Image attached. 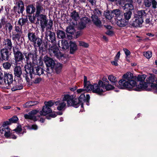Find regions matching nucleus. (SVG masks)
Wrapping results in <instances>:
<instances>
[{"label":"nucleus","mask_w":157,"mask_h":157,"mask_svg":"<svg viewBox=\"0 0 157 157\" xmlns=\"http://www.w3.org/2000/svg\"><path fill=\"white\" fill-rule=\"evenodd\" d=\"M90 97L89 94H86V97H85L84 94H82L80 96L78 100V101L79 103V106L81 105V107H83L82 105L83 102L86 101V104L88 105V101L90 99Z\"/></svg>","instance_id":"20"},{"label":"nucleus","mask_w":157,"mask_h":157,"mask_svg":"<svg viewBox=\"0 0 157 157\" xmlns=\"http://www.w3.org/2000/svg\"><path fill=\"white\" fill-rule=\"evenodd\" d=\"M113 16L115 15V17L117 18H120L121 16L122 15H121V11L119 9H116L113 10L112 11Z\"/></svg>","instance_id":"41"},{"label":"nucleus","mask_w":157,"mask_h":157,"mask_svg":"<svg viewBox=\"0 0 157 157\" xmlns=\"http://www.w3.org/2000/svg\"><path fill=\"white\" fill-rule=\"evenodd\" d=\"M28 20L27 17L26 18L22 17L20 18L18 21V24L21 26L25 25L28 21Z\"/></svg>","instance_id":"34"},{"label":"nucleus","mask_w":157,"mask_h":157,"mask_svg":"<svg viewBox=\"0 0 157 157\" xmlns=\"http://www.w3.org/2000/svg\"><path fill=\"white\" fill-rule=\"evenodd\" d=\"M62 67V64L59 63H55L54 67L56 72L59 73L61 71Z\"/></svg>","instance_id":"36"},{"label":"nucleus","mask_w":157,"mask_h":157,"mask_svg":"<svg viewBox=\"0 0 157 157\" xmlns=\"http://www.w3.org/2000/svg\"><path fill=\"white\" fill-rule=\"evenodd\" d=\"M45 106H46L47 107H49L50 108L54 105V103L52 101H46L44 102Z\"/></svg>","instance_id":"54"},{"label":"nucleus","mask_w":157,"mask_h":157,"mask_svg":"<svg viewBox=\"0 0 157 157\" xmlns=\"http://www.w3.org/2000/svg\"><path fill=\"white\" fill-rule=\"evenodd\" d=\"M125 2H128L126 3L123 7V9L126 10H132L133 9L134 7L132 5V0H125Z\"/></svg>","instance_id":"24"},{"label":"nucleus","mask_w":157,"mask_h":157,"mask_svg":"<svg viewBox=\"0 0 157 157\" xmlns=\"http://www.w3.org/2000/svg\"><path fill=\"white\" fill-rule=\"evenodd\" d=\"M3 67L6 69H8L10 68L11 66V64L8 62L4 63L3 64Z\"/></svg>","instance_id":"52"},{"label":"nucleus","mask_w":157,"mask_h":157,"mask_svg":"<svg viewBox=\"0 0 157 157\" xmlns=\"http://www.w3.org/2000/svg\"><path fill=\"white\" fill-rule=\"evenodd\" d=\"M120 56V52L119 51L117 52V54L115 56L114 60L118 61L119 59Z\"/></svg>","instance_id":"63"},{"label":"nucleus","mask_w":157,"mask_h":157,"mask_svg":"<svg viewBox=\"0 0 157 157\" xmlns=\"http://www.w3.org/2000/svg\"><path fill=\"white\" fill-rule=\"evenodd\" d=\"M106 34L110 36H112L114 34L113 32L111 30H108L105 33Z\"/></svg>","instance_id":"64"},{"label":"nucleus","mask_w":157,"mask_h":157,"mask_svg":"<svg viewBox=\"0 0 157 157\" xmlns=\"http://www.w3.org/2000/svg\"><path fill=\"white\" fill-rule=\"evenodd\" d=\"M13 50L16 62H20L24 59L23 54L18 50V48L13 47Z\"/></svg>","instance_id":"11"},{"label":"nucleus","mask_w":157,"mask_h":157,"mask_svg":"<svg viewBox=\"0 0 157 157\" xmlns=\"http://www.w3.org/2000/svg\"><path fill=\"white\" fill-rule=\"evenodd\" d=\"M128 10V11L125 13L124 14L125 18L127 20H128L130 18L132 14V12L130 11L131 10Z\"/></svg>","instance_id":"46"},{"label":"nucleus","mask_w":157,"mask_h":157,"mask_svg":"<svg viewBox=\"0 0 157 157\" xmlns=\"http://www.w3.org/2000/svg\"><path fill=\"white\" fill-rule=\"evenodd\" d=\"M14 75L17 77H20L22 74L21 67L20 66H17L14 69Z\"/></svg>","instance_id":"29"},{"label":"nucleus","mask_w":157,"mask_h":157,"mask_svg":"<svg viewBox=\"0 0 157 157\" xmlns=\"http://www.w3.org/2000/svg\"><path fill=\"white\" fill-rule=\"evenodd\" d=\"M152 0H144V5L147 7H150L151 5Z\"/></svg>","instance_id":"55"},{"label":"nucleus","mask_w":157,"mask_h":157,"mask_svg":"<svg viewBox=\"0 0 157 157\" xmlns=\"http://www.w3.org/2000/svg\"><path fill=\"white\" fill-rule=\"evenodd\" d=\"M101 15V13L100 10L98 9H95L94 11V14L92 16H95L97 17H100Z\"/></svg>","instance_id":"44"},{"label":"nucleus","mask_w":157,"mask_h":157,"mask_svg":"<svg viewBox=\"0 0 157 157\" xmlns=\"http://www.w3.org/2000/svg\"><path fill=\"white\" fill-rule=\"evenodd\" d=\"M50 30H46L45 38L48 41L53 43L55 41V34L54 33L50 31Z\"/></svg>","instance_id":"13"},{"label":"nucleus","mask_w":157,"mask_h":157,"mask_svg":"<svg viewBox=\"0 0 157 157\" xmlns=\"http://www.w3.org/2000/svg\"><path fill=\"white\" fill-rule=\"evenodd\" d=\"M77 46L75 42H70V52L71 54L74 53L77 50Z\"/></svg>","instance_id":"31"},{"label":"nucleus","mask_w":157,"mask_h":157,"mask_svg":"<svg viewBox=\"0 0 157 157\" xmlns=\"http://www.w3.org/2000/svg\"><path fill=\"white\" fill-rule=\"evenodd\" d=\"M6 83L4 81L3 74L0 72V85L5 87V85H6Z\"/></svg>","instance_id":"49"},{"label":"nucleus","mask_w":157,"mask_h":157,"mask_svg":"<svg viewBox=\"0 0 157 157\" xmlns=\"http://www.w3.org/2000/svg\"><path fill=\"white\" fill-rule=\"evenodd\" d=\"M115 2L117 5L121 6L123 9V7L126 4L125 0H115Z\"/></svg>","instance_id":"47"},{"label":"nucleus","mask_w":157,"mask_h":157,"mask_svg":"<svg viewBox=\"0 0 157 157\" xmlns=\"http://www.w3.org/2000/svg\"><path fill=\"white\" fill-rule=\"evenodd\" d=\"M38 112V110L36 109L33 110L29 112L28 114L25 115L24 117L26 119H29L34 121H36V117L35 116V115Z\"/></svg>","instance_id":"22"},{"label":"nucleus","mask_w":157,"mask_h":157,"mask_svg":"<svg viewBox=\"0 0 157 157\" xmlns=\"http://www.w3.org/2000/svg\"><path fill=\"white\" fill-rule=\"evenodd\" d=\"M4 80V82L6 83L5 85V87L8 88L9 86L14 82L13 75L10 73L5 74Z\"/></svg>","instance_id":"12"},{"label":"nucleus","mask_w":157,"mask_h":157,"mask_svg":"<svg viewBox=\"0 0 157 157\" xmlns=\"http://www.w3.org/2000/svg\"><path fill=\"white\" fill-rule=\"evenodd\" d=\"M61 48L63 49H66L69 47V44L65 40H62L61 42Z\"/></svg>","instance_id":"37"},{"label":"nucleus","mask_w":157,"mask_h":157,"mask_svg":"<svg viewBox=\"0 0 157 157\" xmlns=\"http://www.w3.org/2000/svg\"><path fill=\"white\" fill-rule=\"evenodd\" d=\"M64 101H56L55 103L58 105L57 109L59 110H61L64 109L66 106V103Z\"/></svg>","instance_id":"28"},{"label":"nucleus","mask_w":157,"mask_h":157,"mask_svg":"<svg viewBox=\"0 0 157 157\" xmlns=\"http://www.w3.org/2000/svg\"><path fill=\"white\" fill-rule=\"evenodd\" d=\"M6 28H7L8 29L9 32H11V31L13 29V26L10 23L8 22L6 23Z\"/></svg>","instance_id":"57"},{"label":"nucleus","mask_w":157,"mask_h":157,"mask_svg":"<svg viewBox=\"0 0 157 157\" xmlns=\"http://www.w3.org/2000/svg\"><path fill=\"white\" fill-rule=\"evenodd\" d=\"M146 77L145 75H139L137 77L134 76L132 74L128 72L123 76L124 79L120 80L119 82V88L123 89L125 88H132L136 86V88L134 90L137 91L145 90L147 87H148L149 82L147 81V78L146 82L144 80Z\"/></svg>","instance_id":"1"},{"label":"nucleus","mask_w":157,"mask_h":157,"mask_svg":"<svg viewBox=\"0 0 157 157\" xmlns=\"http://www.w3.org/2000/svg\"><path fill=\"white\" fill-rule=\"evenodd\" d=\"M26 62V65L33 66V64H35L36 63V55L35 51H31L28 54L25 55Z\"/></svg>","instance_id":"7"},{"label":"nucleus","mask_w":157,"mask_h":157,"mask_svg":"<svg viewBox=\"0 0 157 157\" xmlns=\"http://www.w3.org/2000/svg\"><path fill=\"white\" fill-rule=\"evenodd\" d=\"M7 125L5 124L4 122L2 126L0 129V132L2 134H4L5 137H9L10 136V129Z\"/></svg>","instance_id":"17"},{"label":"nucleus","mask_w":157,"mask_h":157,"mask_svg":"<svg viewBox=\"0 0 157 157\" xmlns=\"http://www.w3.org/2000/svg\"><path fill=\"white\" fill-rule=\"evenodd\" d=\"M6 19L5 17H2L1 19V22H0V29H1L2 26L6 24Z\"/></svg>","instance_id":"50"},{"label":"nucleus","mask_w":157,"mask_h":157,"mask_svg":"<svg viewBox=\"0 0 157 157\" xmlns=\"http://www.w3.org/2000/svg\"><path fill=\"white\" fill-rule=\"evenodd\" d=\"M44 61L47 67L49 66L54 67L55 63L51 58L45 56L44 57Z\"/></svg>","instance_id":"23"},{"label":"nucleus","mask_w":157,"mask_h":157,"mask_svg":"<svg viewBox=\"0 0 157 157\" xmlns=\"http://www.w3.org/2000/svg\"><path fill=\"white\" fill-rule=\"evenodd\" d=\"M108 79L112 83H115L117 82V80L116 77L113 75H110L108 77Z\"/></svg>","instance_id":"48"},{"label":"nucleus","mask_w":157,"mask_h":157,"mask_svg":"<svg viewBox=\"0 0 157 157\" xmlns=\"http://www.w3.org/2000/svg\"><path fill=\"white\" fill-rule=\"evenodd\" d=\"M104 15L106 18L109 20H111L113 17L112 12H105L104 13Z\"/></svg>","instance_id":"38"},{"label":"nucleus","mask_w":157,"mask_h":157,"mask_svg":"<svg viewBox=\"0 0 157 157\" xmlns=\"http://www.w3.org/2000/svg\"><path fill=\"white\" fill-rule=\"evenodd\" d=\"M79 44L80 46H83L85 48H87L89 46L88 44L82 41L79 42Z\"/></svg>","instance_id":"60"},{"label":"nucleus","mask_w":157,"mask_h":157,"mask_svg":"<svg viewBox=\"0 0 157 157\" xmlns=\"http://www.w3.org/2000/svg\"><path fill=\"white\" fill-rule=\"evenodd\" d=\"M152 8L155 9L157 8V2L155 0H152L151 2Z\"/></svg>","instance_id":"61"},{"label":"nucleus","mask_w":157,"mask_h":157,"mask_svg":"<svg viewBox=\"0 0 157 157\" xmlns=\"http://www.w3.org/2000/svg\"><path fill=\"white\" fill-rule=\"evenodd\" d=\"M47 68L46 69V71L48 73L50 74L53 71V69L54 68V67H47Z\"/></svg>","instance_id":"59"},{"label":"nucleus","mask_w":157,"mask_h":157,"mask_svg":"<svg viewBox=\"0 0 157 157\" xmlns=\"http://www.w3.org/2000/svg\"><path fill=\"white\" fill-rule=\"evenodd\" d=\"M117 25L120 27H124L127 24V22L126 20L122 18H117Z\"/></svg>","instance_id":"30"},{"label":"nucleus","mask_w":157,"mask_h":157,"mask_svg":"<svg viewBox=\"0 0 157 157\" xmlns=\"http://www.w3.org/2000/svg\"><path fill=\"white\" fill-rule=\"evenodd\" d=\"M50 54L51 56H55L59 58L62 56L57 46L55 45L52 46L49 49Z\"/></svg>","instance_id":"9"},{"label":"nucleus","mask_w":157,"mask_h":157,"mask_svg":"<svg viewBox=\"0 0 157 157\" xmlns=\"http://www.w3.org/2000/svg\"><path fill=\"white\" fill-rule=\"evenodd\" d=\"M102 87L104 89H105L106 90H110L113 88V86L112 85L109 84V82L107 85H102V86L100 87Z\"/></svg>","instance_id":"45"},{"label":"nucleus","mask_w":157,"mask_h":157,"mask_svg":"<svg viewBox=\"0 0 157 157\" xmlns=\"http://www.w3.org/2000/svg\"><path fill=\"white\" fill-rule=\"evenodd\" d=\"M52 111V110L50 108L45 105L43 107L42 110L40 112V113L41 115L45 116L51 113Z\"/></svg>","instance_id":"26"},{"label":"nucleus","mask_w":157,"mask_h":157,"mask_svg":"<svg viewBox=\"0 0 157 157\" xmlns=\"http://www.w3.org/2000/svg\"><path fill=\"white\" fill-rule=\"evenodd\" d=\"M17 6H14L13 8L14 11L15 13H22L24 10V5L23 2L21 1L18 2L17 3Z\"/></svg>","instance_id":"21"},{"label":"nucleus","mask_w":157,"mask_h":157,"mask_svg":"<svg viewBox=\"0 0 157 157\" xmlns=\"http://www.w3.org/2000/svg\"><path fill=\"white\" fill-rule=\"evenodd\" d=\"M58 37L59 38L63 39L65 37L66 34L65 32L61 30H58L57 32Z\"/></svg>","instance_id":"43"},{"label":"nucleus","mask_w":157,"mask_h":157,"mask_svg":"<svg viewBox=\"0 0 157 157\" xmlns=\"http://www.w3.org/2000/svg\"><path fill=\"white\" fill-rule=\"evenodd\" d=\"M29 79L31 81L30 82H29V83H32L33 82L35 83H40L42 79L40 78H36L34 80H33V79L32 80V81L31 80V78L29 77ZM33 79V78L32 79Z\"/></svg>","instance_id":"53"},{"label":"nucleus","mask_w":157,"mask_h":157,"mask_svg":"<svg viewBox=\"0 0 157 157\" xmlns=\"http://www.w3.org/2000/svg\"><path fill=\"white\" fill-rule=\"evenodd\" d=\"M36 11L35 14V17H37L41 15L40 14L42 13L43 11H45V9H44L43 5L41 4L38 3L36 6Z\"/></svg>","instance_id":"27"},{"label":"nucleus","mask_w":157,"mask_h":157,"mask_svg":"<svg viewBox=\"0 0 157 157\" xmlns=\"http://www.w3.org/2000/svg\"><path fill=\"white\" fill-rule=\"evenodd\" d=\"M21 128L20 127H18L14 130L16 133L18 134H19L21 133Z\"/></svg>","instance_id":"62"},{"label":"nucleus","mask_w":157,"mask_h":157,"mask_svg":"<svg viewBox=\"0 0 157 157\" xmlns=\"http://www.w3.org/2000/svg\"><path fill=\"white\" fill-rule=\"evenodd\" d=\"M92 22L96 26L100 27L102 26V23L99 17L91 16Z\"/></svg>","instance_id":"25"},{"label":"nucleus","mask_w":157,"mask_h":157,"mask_svg":"<svg viewBox=\"0 0 157 157\" xmlns=\"http://www.w3.org/2000/svg\"><path fill=\"white\" fill-rule=\"evenodd\" d=\"M85 90L86 91H92L94 93H97L98 94H100L103 92L102 89L100 88V87L97 84H94V85H92L90 83V82L88 81L87 84L84 85V86Z\"/></svg>","instance_id":"6"},{"label":"nucleus","mask_w":157,"mask_h":157,"mask_svg":"<svg viewBox=\"0 0 157 157\" xmlns=\"http://www.w3.org/2000/svg\"><path fill=\"white\" fill-rule=\"evenodd\" d=\"M144 56L147 59L150 58L152 56V53L151 52H147L144 53Z\"/></svg>","instance_id":"56"},{"label":"nucleus","mask_w":157,"mask_h":157,"mask_svg":"<svg viewBox=\"0 0 157 157\" xmlns=\"http://www.w3.org/2000/svg\"><path fill=\"white\" fill-rule=\"evenodd\" d=\"M36 17L35 16H29L28 17L29 19V21H30L31 23H34L35 21L36 20Z\"/></svg>","instance_id":"58"},{"label":"nucleus","mask_w":157,"mask_h":157,"mask_svg":"<svg viewBox=\"0 0 157 157\" xmlns=\"http://www.w3.org/2000/svg\"><path fill=\"white\" fill-rule=\"evenodd\" d=\"M71 16L73 19L76 21L79 19V14L76 11H74L71 14Z\"/></svg>","instance_id":"32"},{"label":"nucleus","mask_w":157,"mask_h":157,"mask_svg":"<svg viewBox=\"0 0 157 157\" xmlns=\"http://www.w3.org/2000/svg\"><path fill=\"white\" fill-rule=\"evenodd\" d=\"M23 88V86L22 84L20 83L19 82L14 81L7 88H11L12 91H14L21 90Z\"/></svg>","instance_id":"14"},{"label":"nucleus","mask_w":157,"mask_h":157,"mask_svg":"<svg viewBox=\"0 0 157 157\" xmlns=\"http://www.w3.org/2000/svg\"><path fill=\"white\" fill-rule=\"evenodd\" d=\"M28 37L29 40L32 42L34 46H36V44L38 47H40L42 41L41 39L36 36L35 33L29 32L28 34Z\"/></svg>","instance_id":"8"},{"label":"nucleus","mask_w":157,"mask_h":157,"mask_svg":"<svg viewBox=\"0 0 157 157\" xmlns=\"http://www.w3.org/2000/svg\"><path fill=\"white\" fill-rule=\"evenodd\" d=\"M77 25V21H71L70 25L67 27L66 31L68 33L71 34H74L75 32V28Z\"/></svg>","instance_id":"19"},{"label":"nucleus","mask_w":157,"mask_h":157,"mask_svg":"<svg viewBox=\"0 0 157 157\" xmlns=\"http://www.w3.org/2000/svg\"><path fill=\"white\" fill-rule=\"evenodd\" d=\"M18 120V118L16 116L13 117L12 118L9 119L8 121L4 122L5 124H10L11 123L16 122Z\"/></svg>","instance_id":"33"},{"label":"nucleus","mask_w":157,"mask_h":157,"mask_svg":"<svg viewBox=\"0 0 157 157\" xmlns=\"http://www.w3.org/2000/svg\"><path fill=\"white\" fill-rule=\"evenodd\" d=\"M25 71L27 74L26 78L27 81L28 82H30L31 81L29 77L32 81V79L33 78V74L34 76L35 75H40L44 73L43 69L39 67L34 68L33 66L27 65L25 66Z\"/></svg>","instance_id":"2"},{"label":"nucleus","mask_w":157,"mask_h":157,"mask_svg":"<svg viewBox=\"0 0 157 157\" xmlns=\"http://www.w3.org/2000/svg\"><path fill=\"white\" fill-rule=\"evenodd\" d=\"M36 17L37 21L40 24L42 33L45 31L46 27V30L51 29L53 25V21L51 19H50L48 21V20L46 15L41 14Z\"/></svg>","instance_id":"3"},{"label":"nucleus","mask_w":157,"mask_h":157,"mask_svg":"<svg viewBox=\"0 0 157 157\" xmlns=\"http://www.w3.org/2000/svg\"><path fill=\"white\" fill-rule=\"evenodd\" d=\"M1 47L7 48L10 51L12 48V43L11 40L9 38L4 39L1 44Z\"/></svg>","instance_id":"16"},{"label":"nucleus","mask_w":157,"mask_h":157,"mask_svg":"<svg viewBox=\"0 0 157 157\" xmlns=\"http://www.w3.org/2000/svg\"><path fill=\"white\" fill-rule=\"evenodd\" d=\"M63 101H67L68 106H72L77 108L79 106L78 100L75 98V96L74 95L64 94L63 98Z\"/></svg>","instance_id":"5"},{"label":"nucleus","mask_w":157,"mask_h":157,"mask_svg":"<svg viewBox=\"0 0 157 157\" xmlns=\"http://www.w3.org/2000/svg\"><path fill=\"white\" fill-rule=\"evenodd\" d=\"M35 8L33 6H28L26 8V12L29 14L33 13L35 11Z\"/></svg>","instance_id":"42"},{"label":"nucleus","mask_w":157,"mask_h":157,"mask_svg":"<svg viewBox=\"0 0 157 157\" xmlns=\"http://www.w3.org/2000/svg\"><path fill=\"white\" fill-rule=\"evenodd\" d=\"M147 80L149 81V84H151L150 85L151 87L148 88V87H147L145 90L148 91H153L155 93H157V84L153 83L155 80L154 78L150 76Z\"/></svg>","instance_id":"10"},{"label":"nucleus","mask_w":157,"mask_h":157,"mask_svg":"<svg viewBox=\"0 0 157 157\" xmlns=\"http://www.w3.org/2000/svg\"><path fill=\"white\" fill-rule=\"evenodd\" d=\"M9 49L1 47L0 53L2 59L5 61H8L9 58Z\"/></svg>","instance_id":"15"},{"label":"nucleus","mask_w":157,"mask_h":157,"mask_svg":"<svg viewBox=\"0 0 157 157\" xmlns=\"http://www.w3.org/2000/svg\"><path fill=\"white\" fill-rule=\"evenodd\" d=\"M38 101H29L27 102L24 105V106L25 107H29L30 106L37 105L38 103Z\"/></svg>","instance_id":"35"},{"label":"nucleus","mask_w":157,"mask_h":157,"mask_svg":"<svg viewBox=\"0 0 157 157\" xmlns=\"http://www.w3.org/2000/svg\"><path fill=\"white\" fill-rule=\"evenodd\" d=\"M15 30L17 33L13 34L12 35V39L14 40L15 39H19L23 33L22 26L16 25L15 27Z\"/></svg>","instance_id":"18"},{"label":"nucleus","mask_w":157,"mask_h":157,"mask_svg":"<svg viewBox=\"0 0 157 157\" xmlns=\"http://www.w3.org/2000/svg\"><path fill=\"white\" fill-rule=\"evenodd\" d=\"M145 22L147 26L153 25L154 22L152 21V17L147 18L145 21Z\"/></svg>","instance_id":"40"},{"label":"nucleus","mask_w":157,"mask_h":157,"mask_svg":"<svg viewBox=\"0 0 157 157\" xmlns=\"http://www.w3.org/2000/svg\"><path fill=\"white\" fill-rule=\"evenodd\" d=\"M146 13L144 10L138 11L137 13L135 14L133 19L132 25L135 27L140 26L143 22V17L146 15Z\"/></svg>","instance_id":"4"},{"label":"nucleus","mask_w":157,"mask_h":157,"mask_svg":"<svg viewBox=\"0 0 157 157\" xmlns=\"http://www.w3.org/2000/svg\"><path fill=\"white\" fill-rule=\"evenodd\" d=\"M102 80L103 82H102L101 81H99L98 82V86L99 87H101L102 86V85H107L108 82H109V81H108L106 77H104L102 78Z\"/></svg>","instance_id":"39"},{"label":"nucleus","mask_w":157,"mask_h":157,"mask_svg":"<svg viewBox=\"0 0 157 157\" xmlns=\"http://www.w3.org/2000/svg\"><path fill=\"white\" fill-rule=\"evenodd\" d=\"M78 27L80 29H83L86 27V23L82 21L80 22Z\"/></svg>","instance_id":"51"}]
</instances>
